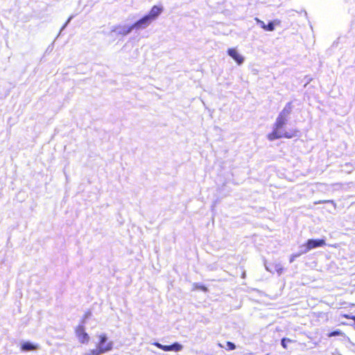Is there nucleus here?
I'll use <instances>...</instances> for the list:
<instances>
[{"label":"nucleus","instance_id":"f03ea898","mask_svg":"<svg viewBox=\"0 0 355 355\" xmlns=\"http://www.w3.org/2000/svg\"><path fill=\"white\" fill-rule=\"evenodd\" d=\"M112 347V342L107 340L105 334H101L96 349H91L84 355H101L110 351Z\"/></svg>","mask_w":355,"mask_h":355},{"label":"nucleus","instance_id":"6ab92c4d","mask_svg":"<svg viewBox=\"0 0 355 355\" xmlns=\"http://www.w3.org/2000/svg\"><path fill=\"white\" fill-rule=\"evenodd\" d=\"M329 200H322V201H319L318 202H316L317 204H320V203H327V202H329Z\"/></svg>","mask_w":355,"mask_h":355},{"label":"nucleus","instance_id":"f3484780","mask_svg":"<svg viewBox=\"0 0 355 355\" xmlns=\"http://www.w3.org/2000/svg\"><path fill=\"white\" fill-rule=\"evenodd\" d=\"M341 316L346 319H351L355 322V315H349L348 314H343Z\"/></svg>","mask_w":355,"mask_h":355},{"label":"nucleus","instance_id":"4468645a","mask_svg":"<svg viewBox=\"0 0 355 355\" xmlns=\"http://www.w3.org/2000/svg\"><path fill=\"white\" fill-rule=\"evenodd\" d=\"M302 254L301 252H299V253H297V254H292L290 257V259H289V261L290 263H292L293 261H294V260L295 259V258L300 257V255Z\"/></svg>","mask_w":355,"mask_h":355},{"label":"nucleus","instance_id":"9b49d317","mask_svg":"<svg viewBox=\"0 0 355 355\" xmlns=\"http://www.w3.org/2000/svg\"><path fill=\"white\" fill-rule=\"evenodd\" d=\"M91 316L92 312L90 311H86L80 320V324L85 325L87 322V319H89Z\"/></svg>","mask_w":355,"mask_h":355},{"label":"nucleus","instance_id":"f8f14e48","mask_svg":"<svg viewBox=\"0 0 355 355\" xmlns=\"http://www.w3.org/2000/svg\"><path fill=\"white\" fill-rule=\"evenodd\" d=\"M341 335H343V333L341 332V331L337 329V330L329 332L327 334V336L329 338H331V337L338 336H341Z\"/></svg>","mask_w":355,"mask_h":355},{"label":"nucleus","instance_id":"a211bd4d","mask_svg":"<svg viewBox=\"0 0 355 355\" xmlns=\"http://www.w3.org/2000/svg\"><path fill=\"white\" fill-rule=\"evenodd\" d=\"M198 288L204 292L207 291V288L205 286L201 285V286H199Z\"/></svg>","mask_w":355,"mask_h":355},{"label":"nucleus","instance_id":"423d86ee","mask_svg":"<svg viewBox=\"0 0 355 355\" xmlns=\"http://www.w3.org/2000/svg\"><path fill=\"white\" fill-rule=\"evenodd\" d=\"M153 21L147 16L145 15L135 23H134L130 29L136 28L141 29L146 28Z\"/></svg>","mask_w":355,"mask_h":355},{"label":"nucleus","instance_id":"20e7f679","mask_svg":"<svg viewBox=\"0 0 355 355\" xmlns=\"http://www.w3.org/2000/svg\"><path fill=\"white\" fill-rule=\"evenodd\" d=\"M326 245L324 239H309L305 243L306 250L304 252H306L313 248L318 247H322Z\"/></svg>","mask_w":355,"mask_h":355},{"label":"nucleus","instance_id":"7ed1b4c3","mask_svg":"<svg viewBox=\"0 0 355 355\" xmlns=\"http://www.w3.org/2000/svg\"><path fill=\"white\" fill-rule=\"evenodd\" d=\"M75 334L80 343L87 344L89 342L90 337L86 332L85 325L79 324L75 328Z\"/></svg>","mask_w":355,"mask_h":355},{"label":"nucleus","instance_id":"ddd939ff","mask_svg":"<svg viewBox=\"0 0 355 355\" xmlns=\"http://www.w3.org/2000/svg\"><path fill=\"white\" fill-rule=\"evenodd\" d=\"M226 345L227 347V350H234L236 349V345L230 341H227Z\"/></svg>","mask_w":355,"mask_h":355},{"label":"nucleus","instance_id":"0eeeda50","mask_svg":"<svg viewBox=\"0 0 355 355\" xmlns=\"http://www.w3.org/2000/svg\"><path fill=\"white\" fill-rule=\"evenodd\" d=\"M227 54L232 58L234 60V61L238 64H241L243 61H244V58L243 57L239 54V53L237 51L236 49H234V48H230V49H228L227 50Z\"/></svg>","mask_w":355,"mask_h":355},{"label":"nucleus","instance_id":"aec40b11","mask_svg":"<svg viewBox=\"0 0 355 355\" xmlns=\"http://www.w3.org/2000/svg\"><path fill=\"white\" fill-rule=\"evenodd\" d=\"M218 346H219L220 347H223V346L221 344H220V343L218 344Z\"/></svg>","mask_w":355,"mask_h":355},{"label":"nucleus","instance_id":"39448f33","mask_svg":"<svg viewBox=\"0 0 355 355\" xmlns=\"http://www.w3.org/2000/svg\"><path fill=\"white\" fill-rule=\"evenodd\" d=\"M154 345L157 347H158L159 349H160L164 352H169V351L180 352L183 348L182 345L178 343H175L170 345H164L159 343H155Z\"/></svg>","mask_w":355,"mask_h":355},{"label":"nucleus","instance_id":"6e6552de","mask_svg":"<svg viewBox=\"0 0 355 355\" xmlns=\"http://www.w3.org/2000/svg\"><path fill=\"white\" fill-rule=\"evenodd\" d=\"M163 8L162 6H153L149 13L146 15L152 21H154L157 18V17L162 12Z\"/></svg>","mask_w":355,"mask_h":355},{"label":"nucleus","instance_id":"dca6fc26","mask_svg":"<svg viewBox=\"0 0 355 355\" xmlns=\"http://www.w3.org/2000/svg\"><path fill=\"white\" fill-rule=\"evenodd\" d=\"M255 21H257V23L263 28L264 29L265 26H266V24L265 23L261 21V19H259V18H255L254 19Z\"/></svg>","mask_w":355,"mask_h":355},{"label":"nucleus","instance_id":"f257e3e1","mask_svg":"<svg viewBox=\"0 0 355 355\" xmlns=\"http://www.w3.org/2000/svg\"><path fill=\"white\" fill-rule=\"evenodd\" d=\"M292 108L293 106L291 102L286 103L277 117L272 132L267 135L268 140L274 141L281 138L291 139L297 136L299 131L297 129L287 131L285 128V125L288 120V116L292 112Z\"/></svg>","mask_w":355,"mask_h":355},{"label":"nucleus","instance_id":"9d476101","mask_svg":"<svg viewBox=\"0 0 355 355\" xmlns=\"http://www.w3.org/2000/svg\"><path fill=\"white\" fill-rule=\"evenodd\" d=\"M21 349L23 351H31L37 349V345H35L31 343L26 342L21 345Z\"/></svg>","mask_w":355,"mask_h":355},{"label":"nucleus","instance_id":"2eb2a0df","mask_svg":"<svg viewBox=\"0 0 355 355\" xmlns=\"http://www.w3.org/2000/svg\"><path fill=\"white\" fill-rule=\"evenodd\" d=\"M286 341H287V342H289V343H291V340L290 339H287V338H282V341H281V344H282V347H283L284 349H286V348H287V346H286Z\"/></svg>","mask_w":355,"mask_h":355},{"label":"nucleus","instance_id":"1a4fd4ad","mask_svg":"<svg viewBox=\"0 0 355 355\" xmlns=\"http://www.w3.org/2000/svg\"><path fill=\"white\" fill-rule=\"evenodd\" d=\"M281 24V21L279 19H275L273 21H270L264 28V31H272L275 30V26H279Z\"/></svg>","mask_w":355,"mask_h":355}]
</instances>
